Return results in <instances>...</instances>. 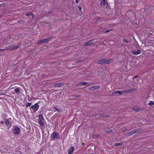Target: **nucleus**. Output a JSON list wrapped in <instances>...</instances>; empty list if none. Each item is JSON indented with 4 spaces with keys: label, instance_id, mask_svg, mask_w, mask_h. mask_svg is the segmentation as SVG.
<instances>
[{
    "label": "nucleus",
    "instance_id": "obj_1",
    "mask_svg": "<svg viewBox=\"0 0 154 154\" xmlns=\"http://www.w3.org/2000/svg\"><path fill=\"white\" fill-rule=\"evenodd\" d=\"M134 91V89H128L127 90H125V91H115L114 93V94H123L124 93H128L129 92H132Z\"/></svg>",
    "mask_w": 154,
    "mask_h": 154
},
{
    "label": "nucleus",
    "instance_id": "obj_2",
    "mask_svg": "<svg viewBox=\"0 0 154 154\" xmlns=\"http://www.w3.org/2000/svg\"><path fill=\"white\" fill-rule=\"evenodd\" d=\"M11 118H9L5 119V123L8 130H9L11 127Z\"/></svg>",
    "mask_w": 154,
    "mask_h": 154
},
{
    "label": "nucleus",
    "instance_id": "obj_3",
    "mask_svg": "<svg viewBox=\"0 0 154 154\" xmlns=\"http://www.w3.org/2000/svg\"><path fill=\"white\" fill-rule=\"evenodd\" d=\"M112 60V59H109L107 60L104 59H101L99 60L97 62L98 64H101L105 63L106 64H109L111 63Z\"/></svg>",
    "mask_w": 154,
    "mask_h": 154
},
{
    "label": "nucleus",
    "instance_id": "obj_4",
    "mask_svg": "<svg viewBox=\"0 0 154 154\" xmlns=\"http://www.w3.org/2000/svg\"><path fill=\"white\" fill-rule=\"evenodd\" d=\"M38 122L40 125L43 126L44 125V119L42 115L40 114L38 116Z\"/></svg>",
    "mask_w": 154,
    "mask_h": 154
},
{
    "label": "nucleus",
    "instance_id": "obj_5",
    "mask_svg": "<svg viewBox=\"0 0 154 154\" xmlns=\"http://www.w3.org/2000/svg\"><path fill=\"white\" fill-rule=\"evenodd\" d=\"M19 47V46H14L12 45L8 46V51H11L14 49H18Z\"/></svg>",
    "mask_w": 154,
    "mask_h": 154
},
{
    "label": "nucleus",
    "instance_id": "obj_6",
    "mask_svg": "<svg viewBox=\"0 0 154 154\" xmlns=\"http://www.w3.org/2000/svg\"><path fill=\"white\" fill-rule=\"evenodd\" d=\"M51 137L53 138H55L57 139L59 138L60 137L59 134L55 132H53L51 136Z\"/></svg>",
    "mask_w": 154,
    "mask_h": 154
},
{
    "label": "nucleus",
    "instance_id": "obj_7",
    "mask_svg": "<svg viewBox=\"0 0 154 154\" xmlns=\"http://www.w3.org/2000/svg\"><path fill=\"white\" fill-rule=\"evenodd\" d=\"M31 108L33 110V111L34 112H35L38 109L39 106L37 103H36L34 105L32 106Z\"/></svg>",
    "mask_w": 154,
    "mask_h": 154
},
{
    "label": "nucleus",
    "instance_id": "obj_8",
    "mask_svg": "<svg viewBox=\"0 0 154 154\" xmlns=\"http://www.w3.org/2000/svg\"><path fill=\"white\" fill-rule=\"evenodd\" d=\"M20 131V128L18 127H16L14 130V133L15 135H18L19 134Z\"/></svg>",
    "mask_w": 154,
    "mask_h": 154
},
{
    "label": "nucleus",
    "instance_id": "obj_9",
    "mask_svg": "<svg viewBox=\"0 0 154 154\" xmlns=\"http://www.w3.org/2000/svg\"><path fill=\"white\" fill-rule=\"evenodd\" d=\"M108 5V2L107 0H103L100 3V6H106V7H107Z\"/></svg>",
    "mask_w": 154,
    "mask_h": 154
},
{
    "label": "nucleus",
    "instance_id": "obj_10",
    "mask_svg": "<svg viewBox=\"0 0 154 154\" xmlns=\"http://www.w3.org/2000/svg\"><path fill=\"white\" fill-rule=\"evenodd\" d=\"M51 39L49 38L44 39L42 40H41L39 41L38 42V44H40L42 43H45V42H48Z\"/></svg>",
    "mask_w": 154,
    "mask_h": 154
},
{
    "label": "nucleus",
    "instance_id": "obj_11",
    "mask_svg": "<svg viewBox=\"0 0 154 154\" xmlns=\"http://www.w3.org/2000/svg\"><path fill=\"white\" fill-rule=\"evenodd\" d=\"M95 41L94 39H92L91 40H90L89 41L85 43L84 45V46L85 47L87 46L88 45H90L92 43H93Z\"/></svg>",
    "mask_w": 154,
    "mask_h": 154
},
{
    "label": "nucleus",
    "instance_id": "obj_12",
    "mask_svg": "<svg viewBox=\"0 0 154 154\" xmlns=\"http://www.w3.org/2000/svg\"><path fill=\"white\" fill-rule=\"evenodd\" d=\"M100 88V86H95L91 87L89 88V90L93 91L95 90L99 89Z\"/></svg>",
    "mask_w": 154,
    "mask_h": 154
},
{
    "label": "nucleus",
    "instance_id": "obj_13",
    "mask_svg": "<svg viewBox=\"0 0 154 154\" xmlns=\"http://www.w3.org/2000/svg\"><path fill=\"white\" fill-rule=\"evenodd\" d=\"M74 149V147L71 146L68 150V154H72V153L73 152V150Z\"/></svg>",
    "mask_w": 154,
    "mask_h": 154
},
{
    "label": "nucleus",
    "instance_id": "obj_14",
    "mask_svg": "<svg viewBox=\"0 0 154 154\" xmlns=\"http://www.w3.org/2000/svg\"><path fill=\"white\" fill-rule=\"evenodd\" d=\"M63 85V83H56L55 84L54 86L56 88L58 87H61Z\"/></svg>",
    "mask_w": 154,
    "mask_h": 154
},
{
    "label": "nucleus",
    "instance_id": "obj_15",
    "mask_svg": "<svg viewBox=\"0 0 154 154\" xmlns=\"http://www.w3.org/2000/svg\"><path fill=\"white\" fill-rule=\"evenodd\" d=\"M133 110L135 112H138L140 110H143V108H133Z\"/></svg>",
    "mask_w": 154,
    "mask_h": 154
},
{
    "label": "nucleus",
    "instance_id": "obj_16",
    "mask_svg": "<svg viewBox=\"0 0 154 154\" xmlns=\"http://www.w3.org/2000/svg\"><path fill=\"white\" fill-rule=\"evenodd\" d=\"M87 84H88V83H87V82H81L80 83L78 84V86H81L83 85H87Z\"/></svg>",
    "mask_w": 154,
    "mask_h": 154
},
{
    "label": "nucleus",
    "instance_id": "obj_17",
    "mask_svg": "<svg viewBox=\"0 0 154 154\" xmlns=\"http://www.w3.org/2000/svg\"><path fill=\"white\" fill-rule=\"evenodd\" d=\"M15 92L17 94L19 93L20 91V89L19 88H17L14 90Z\"/></svg>",
    "mask_w": 154,
    "mask_h": 154
},
{
    "label": "nucleus",
    "instance_id": "obj_18",
    "mask_svg": "<svg viewBox=\"0 0 154 154\" xmlns=\"http://www.w3.org/2000/svg\"><path fill=\"white\" fill-rule=\"evenodd\" d=\"M105 131L107 132L110 133L112 131V130L110 128H107L105 129Z\"/></svg>",
    "mask_w": 154,
    "mask_h": 154
},
{
    "label": "nucleus",
    "instance_id": "obj_19",
    "mask_svg": "<svg viewBox=\"0 0 154 154\" xmlns=\"http://www.w3.org/2000/svg\"><path fill=\"white\" fill-rule=\"evenodd\" d=\"M57 106H54V109H55L58 112H61V109H60L57 108Z\"/></svg>",
    "mask_w": 154,
    "mask_h": 154
},
{
    "label": "nucleus",
    "instance_id": "obj_20",
    "mask_svg": "<svg viewBox=\"0 0 154 154\" xmlns=\"http://www.w3.org/2000/svg\"><path fill=\"white\" fill-rule=\"evenodd\" d=\"M123 144V143L122 142H120L119 143H116L115 144V146H117L121 145Z\"/></svg>",
    "mask_w": 154,
    "mask_h": 154
},
{
    "label": "nucleus",
    "instance_id": "obj_21",
    "mask_svg": "<svg viewBox=\"0 0 154 154\" xmlns=\"http://www.w3.org/2000/svg\"><path fill=\"white\" fill-rule=\"evenodd\" d=\"M140 130V129H137L135 130H133V133L134 134L138 132Z\"/></svg>",
    "mask_w": 154,
    "mask_h": 154
},
{
    "label": "nucleus",
    "instance_id": "obj_22",
    "mask_svg": "<svg viewBox=\"0 0 154 154\" xmlns=\"http://www.w3.org/2000/svg\"><path fill=\"white\" fill-rule=\"evenodd\" d=\"M113 29H108V30L105 31L104 32V33H108V32L112 31L113 30Z\"/></svg>",
    "mask_w": 154,
    "mask_h": 154
},
{
    "label": "nucleus",
    "instance_id": "obj_23",
    "mask_svg": "<svg viewBox=\"0 0 154 154\" xmlns=\"http://www.w3.org/2000/svg\"><path fill=\"white\" fill-rule=\"evenodd\" d=\"M149 106L152 105H154V103L152 101H151L149 103Z\"/></svg>",
    "mask_w": 154,
    "mask_h": 154
},
{
    "label": "nucleus",
    "instance_id": "obj_24",
    "mask_svg": "<svg viewBox=\"0 0 154 154\" xmlns=\"http://www.w3.org/2000/svg\"><path fill=\"white\" fill-rule=\"evenodd\" d=\"M136 52L137 55L138 54H140L141 53V52L140 50H138Z\"/></svg>",
    "mask_w": 154,
    "mask_h": 154
},
{
    "label": "nucleus",
    "instance_id": "obj_25",
    "mask_svg": "<svg viewBox=\"0 0 154 154\" xmlns=\"http://www.w3.org/2000/svg\"><path fill=\"white\" fill-rule=\"evenodd\" d=\"M133 134H134L133 131H132L130 132H129L128 133V135H133Z\"/></svg>",
    "mask_w": 154,
    "mask_h": 154
},
{
    "label": "nucleus",
    "instance_id": "obj_26",
    "mask_svg": "<svg viewBox=\"0 0 154 154\" xmlns=\"http://www.w3.org/2000/svg\"><path fill=\"white\" fill-rule=\"evenodd\" d=\"M31 105V103H28L26 105V106L27 107H29Z\"/></svg>",
    "mask_w": 154,
    "mask_h": 154
},
{
    "label": "nucleus",
    "instance_id": "obj_27",
    "mask_svg": "<svg viewBox=\"0 0 154 154\" xmlns=\"http://www.w3.org/2000/svg\"><path fill=\"white\" fill-rule=\"evenodd\" d=\"M132 54L133 55H137L136 54V51H132L131 52Z\"/></svg>",
    "mask_w": 154,
    "mask_h": 154
},
{
    "label": "nucleus",
    "instance_id": "obj_28",
    "mask_svg": "<svg viewBox=\"0 0 154 154\" xmlns=\"http://www.w3.org/2000/svg\"><path fill=\"white\" fill-rule=\"evenodd\" d=\"M123 41L124 43H128V41H127L126 39H123Z\"/></svg>",
    "mask_w": 154,
    "mask_h": 154
},
{
    "label": "nucleus",
    "instance_id": "obj_29",
    "mask_svg": "<svg viewBox=\"0 0 154 154\" xmlns=\"http://www.w3.org/2000/svg\"><path fill=\"white\" fill-rule=\"evenodd\" d=\"M31 13H29L27 14H26V15L27 16H29L31 15Z\"/></svg>",
    "mask_w": 154,
    "mask_h": 154
},
{
    "label": "nucleus",
    "instance_id": "obj_30",
    "mask_svg": "<svg viewBox=\"0 0 154 154\" xmlns=\"http://www.w3.org/2000/svg\"><path fill=\"white\" fill-rule=\"evenodd\" d=\"M82 61V60H77L76 61V62H77V63H79L81 62Z\"/></svg>",
    "mask_w": 154,
    "mask_h": 154
},
{
    "label": "nucleus",
    "instance_id": "obj_31",
    "mask_svg": "<svg viewBox=\"0 0 154 154\" xmlns=\"http://www.w3.org/2000/svg\"><path fill=\"white\" fill-rule=\"evenodd\" d=\"M4 49V51H5V50L8 51V46L6 47H5L4 49Z\"/></svg>",
    "mask_w": 154,
    "mask_h": 154
},
{
    "label": "nucleus",
    "instance_id": "obj_32",
    "mask_svg": "<svg viewBox=\"0 0 154 154\" xmlns=\"http://www.w3.org/2000/svg\"><path fill=\"white\" fill-rule=\"evenodd\" d=\"M78 8L80 11L81 10L82 8L80 6H78Z\"/></svg>",
    "mask_w": 154,
    "mask_h": 154
},
{
    "label": "nucleus",
    "instance_id": "obj_33",
    "mask_svg": "<svg viewBox=\"0 0 154 154\" xmlns=\"http://www.w3.org/2000/svg\"><path fill=\"white\" fill-rule=\"evenodd\" d=\"M31 15L32 16V17L33 18L34 17V14H32V13H31Z\"/></svg>",
    "mask_w": 154,
    "mask_h": 154
},
{
    "label": "nucleus",
    "instance_id": "obj_34",
    "mask_svg": "<svg viewBox=\"0 0 154 154\" xmlns=\"http://www.w3.org/2000/svg\"><path fill=\"white\" fill-rule=\"evenodd\" d=\"M80 0H75V2L76 3H78L79 2V1Z\"/></svg>",
    "mask_w": 154,
    "mask_h": 154
},
{
    "label": "nucleus",
    "instance_id": "obj_35",
    "mask_svg": "<svg viewBox=\"0 0 154 154\" xmlns=\"http://www.w3.org/2000/svg\"><path fill=\"white\" fill-rule=\"evenodd\" d=\"M80 95H76L75 96V98L79 97H80Z\"/></svg>",
    "mask_w": 154,
    "mask_h": 154
},
{
    "label": "nucleus",
    "instance_id": "obj_36",
    "mask_svg": "<svg viewBox=\"0 0 154 154\" xmlns=\"http://www.w3.org/2000/svg\"><path fill=\"white\" fill-rule=\"evenodd\" d=\"M4 51V49H0V51Z\"/></svg>",
    "mask_w": 154,
    "mask_h": 154
},
{
    "label": "nucleus",
    "instance_id": "obj_37",
    "mask_svg": "<svg viewBox=\"0 0 154 154\" xmlns=\"http://www.w3.org/2000/svg\"><path fill=\"white\" fill-rule=\"evenodd\" d=\"M3 122L2 121H1L0 122V123H1V124H3Z\"/></svg>",
    "mask_w": 154,
    "mask_h": 154
},
{
    "label": "nucleus",
    "instance_id": "obj_38",
    "mask_svg": "<svg viewBox=\"0 0 154 154\" xmlns=\"http://www.w3.org/2000/svg\"><path fill=\"white\" fill-rule=\"evenodd\" d=\"M96 137H98V136H99V135H96Z\"/></svg>",
    "mask_w": 154,
    "mask_h": 154
},
{
    "label": "nucleus",
    "instance_id": "obj_39",
    "mask_svg": "<svg viewBox=\"0 0 154 154\" xmlns=\"http://www.w3.org/2000/svg\"><path fill=\"white\" fill-rule=\"evenodd\" d=\"M136 77H137V76H135V77H134V78H136Z\"/></svg>",
    "mask_w": 154,
    "mask_h": 154
},
{
    "label": "nucleus",
    "instance_id": "obj_40",
    "mask_svg": "<svg viewBox=\"0 0 154 154\" xmlns=\"http://www.w3.org/2000/svg\"><path fill=\"white\" fill-rule=\"evenodd\" d=\"M2 6L0 4V7Z\"/></svg>",
    "mask_w": 154,
    "mask_h": 154
}]
</instances>
